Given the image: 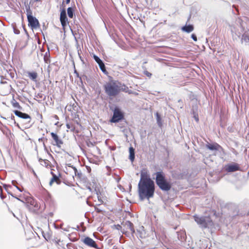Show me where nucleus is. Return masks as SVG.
<instances>
[{
    "label": "nucleus",
    "instance_id": "obj_11",
    "mask_svg": "<svg viewBox=\"0 0 249 249\" xmlns=\"http://www.w3.org/2000/svg\"><path fill=\"white\" fill-rule=\"evenodd\" d=\"M51 135L55 142V143L53 144L56 145L59 147H60L61 145L63 144L62 141L59 138L57 135H56L54 133L51 132Z\"/></svg>",
    "mask_w": 249,
    "mask_h": 249
},
{
    "label": "nucleus",
    "instance_id": "obj_21",
    "mask_svg": "<svg viewBox=\"0 0 249 249\" xmlns=\"http://www.w3.org/2000/svg\"><path fill=\"white\" fill-rule=\"evenodd\" d=\"M68 15L69 18H72L73 17V10L72 8L69 7L67 9Z\"/></svg>",
    "mask_w": 249,
    "mask_h": 249
},
{
    "label": "nucleus",
    "instance_id": "obj_37",
    "mask_svg": "<svg viewBox=\"0 0 249 249\" xmlns=\"http://www.w3.org/2000/svg\"><path fill=\"white\" fill-rule=\"evenodd\" d=\"M49 215H50V216H53V213H52V212H51V213H49Z\"/></svg>",
    "mask_w": 249,
    "mask_h": 249
},
{
    "label": "nucleus",
    "instance_id": "obj_9",
    "mask_svg": "<svg viewBox=\"0 0 249 249\" xmlns=\"http://www.w3.org/2000/svg\"><path fill=\"white\" fill-rule=\"evenodd\" d=\"M81 241L87 246L95 249H98V245L96 242L89 237L87 236L84 239H81Z\"/></svg>",
    "mask_w": 249,
    "mask_h": 249
},
{
    "label": "nucleus",
    "instance_id": "obj_24",
    "mask_svg": "<svg viewBox=\"0 0 249 249\" xmlns=\"http://www.w3.org/2000/svg\"><path fill=\"white\" fill-rule=\"evenodd\" d=\"M12 105L13 106L15 107V108H20L21 107L19 104V103L18 102H17L15 99H13V101H12Z\"/></svg>",
    "mask_w": 249,
    "mask_h": 249
},
{
    "label": "nucleus",
    "instance_id": "obj_8",
    "mask_svg": "<svg viewBox=\"0 0 249 249\" xmlns=\"http://www.w3.org/2000/svg\"><path fill=\"white\" fill-rule=\"evenodd\" d=\"M225 169L228 172H233L240 170V165L235 162L228 164L225 166Z\"/></svg>",
    "mask_w": 249,
    "mask_h": 249
},
{
    "label": "nucleus",
    "instance_id": "obj_20",
    "mask_svg": "<svg viewBox=\"0 0 249 249\" xmlns=\"http://www.w3.org/2000/svg\"><path fill=\"white\" fill-rule=\"evenodd\" d=\"M65 249H77V248L75 245L70 243L66 245V248Z\"/></svg>",
    "mask_w": 249,
    "mask_h": 249
},
{
    "label": "nucleus",
    "instance_id": "obj_35",
    "mask_svg": "<svg viewBox=\"0 0 249 249\" xmlns=\"http://www.w3.org/2000/svg\"><path fill=\"white\" fill-rule=\"evenodd\" d=\"M147 75L148 76H151V74L150 73L147 72Z\"/></svg>",
    "mask_w": 249,
    "mask_h": 249
},
{
    "label": "nucleus",
    "instance_id": "obj_14",
    "mask_svg": "<svg viewBox=\"0 0 249 249\" xmlns=\"http://www.w3.org/2000/svg\"><path fill=\"white\" fill-rule=\"evenodd\" d=\"M206 147L208 149H209L211 150H218L220 148H221L220 146L217 143H214V144L208 143V144H206Z\"/></svg>",
    "mask_w": 249,
    "mask_h": 249
},
{
    "label": "nucleus",
    "instance_id": "obj_44",
    "mask_svg": "<svg viewBox=\"0 0 249 249\" xmlns=\"http://www.w3.org/2000/svg\"><path fill=\"white\" fill-rule=\"evenodd\" d=\"M17 34H18V31H16V32H15Z\"/></svg>",
    "mask_w": 249,
    "mask_h": 249
},
{
    "label": "nucleus",
    "instance_id": "obj_3",
    "mask_svg": "<svg viewBox=\"0 0 249 249\" xmlns=\"http://www.w3.org/2000/svg\"><path fill=\"white\" fill-rule=\"evenodd\" d=\"M193 217L195 222L201 229L211 228L213 226V222L209 216L195 214Z\"/></svg>",
    "mask_w": 249,
    "mask_h": 249
},
{
    "label": "nucleus",
    "instance_id": "obj_38",
    "mask_svg": "<svg viewBox=\"0 0 249 249\" xmlns=\"http://www.w3.org/2000/svg\"><path fill=\"white\" fill-rule=\"evenodd\" d=\"M64 231H68V230L66 228H63L62 229Z\"/></svg>",
    "mask_w": 249,
    "mask_h": 249
},
{
    "label": "nucleus",
    "instance_id": "obj_30",
    "mask_svg": "<svg viewBox=\"0 0 249 249\" xmlns=\"http://www.w3.org/2000/svg\"><path fill=\"white\" fill-rule=\"evenodd\" d=\"M0 196L2 199H3L4 196L2 194V188L0 186Z\"/></svg>",
    "mask_w": 249,
    "mask_h": 249
},
{
    "label": "nucleus",
    "instance_id": "obj_31",
    "mask_svg": "<svg viewBox=\"0 0 249 249\" xmlns=\"http://www.w3.org/2000/svg\"><path fill=\"white\" fill-rule=\"evenodd\" d=\"M212 213H213V214L216 217H218L220 215V213H217L215 211L213 210Z\"/></svg>",
    "mask_w": 249,
    "mask_h": 249
},
{
    "label": "nucleus",
    "instance_id": "obj_40",
    "mask_svg": "<svg viewBox=\"0 0 249 249\" xmlns=\"http://www.w3.org/2000/svg\"><path fill=\"white\" fill-rule=\"evenodd\" d=\"M17 188H18L20 191H21L18 188V187L16 186Z\"/></svg>",
    "mask_w": 249,
    "mask_h": 249
},
{
    "label": "nucleus",
    "instance_id": "obj_7",
    "mask_svg": "<svg viewBox=\"0 0 249 249\" xmlns=\"http://www.w3.org/2000/svg\"><path fill=\"white\" fill-rule=\"evenodd\" d=\"M123 118V114L118 108H115L113 111V116L110 120L112 123H117Z\"/></svg>",
    "mask_w": 249,
    "mask_h": 249
},
{
    "label": "nucleus",
    "instance_id": "obj_10",
    "mask_svg": "<svg viewBox=\"0 0 249 249\" xmlns=\"http://www.w3.org/2000/svg\"><path fill=\"white\" fill-rule=\"evenodd\" d=\"M60 20L62 26L65 27L67 23L68 18H67L66 12L65 9H63L60 13Z\"/></svg>",
    "mask_w": 249,
    "mask_h": 249
},
{
    "label": "nucleus",
    "instance_id": "obj_45",
    "mask_svg": "<svg viewBox=\"0 0 249 249\" xmlns=\"http://www.w3.org/2000/svg\"><path fill=\"white\" fill-rule=\"evenodd\" d=\"M100 204H100V203H99V204H98L97 205H98V206H99V205H100Z\"/></svg>",
    "mask_w": 249,
    "mask_h": 249
},
{
    "label": "nucleus",
    "instance_id": "obj_4",
    "mask_svg": "<svg viewBox=\"0 0 249 249\" xmlns=\"http://www.w3.org/2000/svg\"><path fill=\"white\" fill-rule=\"evenodd\" d=\"M156 182L159 187L162 191H168L170 190L171 185L167 181L162 172H158L156 173Z\"/></svg>",
    "mask_w": 249,
    "mask_h": 249
},
{
    "label": "nucleus",
    "instance_id": "obj_46",
    "mask_svg": "<svg viewBox=\"0 0 249 249\" xmlns=\"http://www.w3.org/2000/svg\"><path fill=\"white\" fill-rule=\"evenodd\" d=\"M14 182H15V181H12L13 184H14Z\"/></svg>",
    "mask_w": 249,
    "mask_h": 249
},
{
    "label": "nucleus",
    "instance_id": "obj_16",
    "mask_svg": "<svg viewBox=\"0 0 249 249\" xmlns=\"http://www.w3.org/2000/svg\"><path fill=\"white\" fill-rule=\"evenodd\" d=\"M183 31L187 33H190L194 30V27L192 25H186L181 28Z\"/></svg>",
    "mask_w": 249,
    "mask_h": 249
},
{
    "label": "nucleus",
    "instance_id": "obj_22",
    "mask_svg": "<svg viewBox=\"0 0 249 249\" xmlns=\"http://www.w3.org/2000/svg\"><path fill=\"white\" fill-rule=\"evenodd\" d=\"M99 65V66L101 69V70L104 73H107V71H106V67H105V66L104 64V63L102 62H101V63H100L98 64Z\"/></svg>",
    "mask_w": 249,
    "mask_h": 249
},
{
    "label": "nucleus",
    "instance_id": "obj_15",
    "mask_svg": "<svg viewBox=\"0 0 249 249\" xmlns=\"http://www.w3.org/2000/svg\"><path fill=\"white\" fill-rule=\"evenodd\" d=\"M124 226L131 231L132 234H133L135 233V231L134 228V225L132 222L129 221H126L125 222Z\"/></svg>",
    "mask_w": 249,
    "mask_h": 249
},
{
    "label": "nucleus",
    "instance_id": "obj_6",
    "mask_svg": "<svg viewBox=\"0 0 249 249\" xmlns=\"http://www.w3.org/2000/svg\"><path fill=\"white\" fill-rule=\"evenodd\" d=\"M27 16L29 23L32 28L36 29L39 26L38 20L32 16L31 12H28Z\"/></svg>",
    "mask_w": 249,
    "mask_h": 249
},
{
    "label": "nucleus",
    "instance_id": "obj_26",
    "mask_svg": "<svg viewBox=\"0 0 249 249\" xmlns=\"http://www.w3.org/2000/svg\"><path fill=\"white\" fill-rule=\"evenodd\" d=\"M93 58L95 61L99 64L100 63H101L103 61L96 55H94Z\"/></svg>",
    "mask_w": 249,
    "mask_h": 249
},
{
    "label": "nucleus",
    "instance_id": "obj_13",
    "mask_svg": "<svg viewBox=\"0 0 249 249\" xmlns=\"http://www.w3.org/2000/svg\"><path fill=\"white\" fill-rule=\"evenodd\" d=\"M51 174L53 175V178L50 181L49 185L50 186H52L54 182H55L57 184H59L61 182V180L59 179V178L56 175L53 174L52 172H51Z\"/></svg>",
    "mask_w": 249,
    "mask_h": 249
},
{
    "label": "nucleus",
    "instance_id": "obj_1",
    "mask_svg": "<svg viewBox=\"0 0 249 249\" xmlns=\"http://www.w3.org/2000/svg\"><path fill=\"white\" fill-rule=\"evenodd\" d=\"M139 193L141 200L144 198L149 199L153 196L155 187L154 183L149 178L144 175L143 173L141 175V179L138 184Z\"/></svg>",
    "mask_w": 249,
    "mask_h": 249
},
{
    "label": "nucleus",
    "instance_id": "obj_27",
    "mask_svg": "<svg viewBox=\"0 0 249 249\" xmlns=\"http://www.w3.org/2000/svg\"><path fill=\"white\" fill-rule=\"evenodd\" d=\"M66 126L68 129H71V130H73L74 129V127L73 126V125L69 123H67L66 124Z\"/></svg>",
    "mask_w": 249,
    "mask_h": 249
},
{
    "label": "nucleus",
    "instance_id": "obj_18",
    "mask_svg": "<svg viewBox=\"0 0 249 249\" xmlns=\"http://www.w3.org/2000/svg\"><path fill=\"white\" fill-rule=\"evenodd\" d=\"M42 235L43 236V237L47 240L48 241L50 240L51 234L49 232H44V231H41Z\"/></svg>",
    "mask_w": 249,
    "mask_h": 249
},
{
    "label": "nucleus",
    "instance_id": "obj_5",
    "mask_svg": "<svg viewBox=\"0 0 249 249\" xmlns=\"http://www.w3.org/2000/svg\"><path fill=\"white\" fill-rule=\"evenodd\" d=\"M24 205L30 212L36 214L41 213L46 207L45 203L42 205L40 203H24Z\"/></svg>",
    "mask_w": 249,
    "mask_h": 249
},
{
    "label": "nucleus",
    "instance_id": "obj_41",
    "mask_svg": "<svg viewBox=\"0 0 249 249\" xmlns=\"http://www.w3.org/2000/svg\"><path fill=\"white\" fill-rule=\"evenodd\" d=\"M98 200H99V201H101V200H100L99 198H98ZM102 202H103V201L102 200Z\"/></svg>",
    "mask_w": 249,
    "mask_h": 249
},
{
    "label": "nucleus",
    "instance_id": "obj_2",
    "mask_svg": "<svg viewBox=\"0 0 249 249\" xmlns=\"http://www.w3.org/2000/svg\"><path fill=\"white\" fill-rule=\"evenodd\" d=\"M121 84L116 81H111L104 85L105 92L109 96H116L121 90Z\"/></svg>",
    "mask_w": 249,
    "mask_h": 249
},
{
    "label": "nucleus",
    "instance_id": "obj_29",
    "mask_svg": "<svg viewBox=\"0 0 249 249\" xmlns=\"http://www.w3.org/2000/svg\"><path fill=\"white\" fill-rule=\"evenodd\" d=\"M112 227H117V229L119 230L120 229H122L121 226H120L119 224L117 225H114L113 226H111Z\"/></svg>",
    "mask_w": 249,
    "mask_h": 249
},
{
    "label": "nucleus",
    "instance_id": "obj_42",
    "mask_svg": "<svg viewBox=\"0 0 249 249\" xmlns=\"http://www.w3.org/2000/svg\"><path fill=\"white\" fill-rule=\"evenodd\" d=\"M87 204H89V206H91V205H90V203H87Z\"/></svg>",
    "mask_w": 249,
    "mask_h": 249
},
{
    "label": "nucleus",
    "instance_id": "obj_32",
    "mask_svg": "<svg viewBox=\"0 0 249 249\" xmlns=\"http://www.w3.org/2000/svg\"><path fill=\"white\" fill-rule=\"evenodd\" d=\"M191 37L194 41H197L196 36L195 34H192L191 36Z\"/></svg>",
    "mask_w": 249,
    "mask_h": 249
},
{
    "label": "nucleus",
    "instance_id": "obj_25",
    "mask_svg": "<svg viewBox=\"0 0 249 249\" xmlns=\"http://www.w3.org/2000/svg\"><path fill=\"white\" fill-rule=\"evenodd\" d=\"M242 42H245L246 43L249 42V36L246 34L243 35L242 37Z\"/></svg>",
    "mask_w": 249,
    "mask_h": 249
},
{
    "label": "nucleus",
    "instance_id": "obj_12",
    "mask_svg": "<svg viewBox=\"0 0 249 249\" xmlns=\"http://www.w3.org/2000/svg\"><path fill=\"white\" fill-rule=\"evenodd\" d=\"M14 113L15 114V115L21 118H23V119H28V122H30V121H31V117L30 116L27 114H26L25 113H23L22 112H20L19 111H18V110H15L14 111Z\"/></svg>",
    "mask_w": 249,
    "mask_h": 249
},
{
    "label": "nucleus",
    "instance_id": "obj_36",
    "mask_svg": "<svg viewBox=\"0 0 249 249\" xmlns=\"http://www.w3.org/2000/svg\"><path fill=\"white\" fill-rule=\"evenodd\" d=\"M66 3H69L70 2V0H66Z\"/></svg>",
    "mask_w": 249,
    "mask_h": 249
},
{
    "label": "nucleus",
    "instance_id": "obj_39",
    "mask_svg": "<svg viewBox=\"0 0 249 249\" xmlns=\"http://www.w3.org/2000/svg\"><path fill=\"white\" fill-rule=\"evenodd\" d=\"M195 119H196V121H198V118H196V117H195Z\"/></svg>",
    "mask_w": 249,
    "mask_h": 249
},
{
    "label": "nucleus",
    "instance_id": "obj_28",
    "mask_svg": "<svg viewBox=\"0 0 249 249\" xmlns=\"http://www.w3.org/2000/svg\"><path fill=\"white\" fill-rule=\"evenodd\" d=\"M94 208H95V211L97 213H103L105 212L103 210L98 208L97 206H94Z\"/></svg>",
    "mask_w": 249,
    "mask_h": 249
},
{
    "label": "nucleus",
    "instance_id": "obj_17",
    "mask_svg": "<svg viewBox=\"0 0 249 249\" xmlns=\"http://www.w3.org/2000/svg\"><path fill=\"white\" fill-rule=\"evenodd\" d=\"M129 159L132 162L134 161L135 159V152L134 149L132 147H130L129 148Z\"/></svg>",
    "mask_w": 249,
    "mask_h": 249
},
{
    "label": "nucleus",
    "instance_id": "obj_23",
    "mask_svg": "<svg viewBox=\"0 0 249 249\" xmlns=\"http://www.w3.org/2000/svg\"><path fill=\"white\" fill-rule=\"evenodd\" d=\"M37 73L36 72H30L29 76L33 80H35L37 78Z\"/></svg>",
    "mask_w": 249,
    "mask_h": 249
},
{
    "label": "nucleus",
    "instance_id": "obj_34",
    "mask_svg": "<svg viewBox=\"0 0 249 249\" xmlns=\"http://www.w3.org/2000/svg\"><path fill=\"white\" fill-rule=\"evenodd\" d=\"M72 169L74 171L75 175H76V172H77V169L75 167H72Z\"/></svg>",
    "mask_w": 249,
    "mask_h": 249
},
{
    "label": "nucleus",
    "instance_id": "obj_33",
    "mask_svg": "<svg viewBox=\"0 0 249 249\" xmlns=\"http://www.w3.org/2000/svg\"><path fill=\"white\" fill-rule=\"evenodd\" d=\"M177 233H178V239L179 240H182L184 238V236H182V235H181V236H180V237H179V233H178V232H177Z\"/></svg>",
    "mask_w": 249,
    "mask_h": 249
},
{
    "label": "nucleus",
    "instance_id": "obj_43",
    "mask_svg": "<svg viewBox=\"0 0 249 249\" xmlns=\"http://www.w3.org/2000/svg\"><path fill=\"white\" fill-rule=\"evenodd\" d=\"M17 34H18V31H16V32H15Z\"/></svg>",
    "mask_w": 249,
    "mask_h": 249
},
{
    "label": "nucleus",
    "instance_id": "obj_19",
    "mask_svg": "<svg viewBox=\"0 0 249 249\" xmlns=\"http://www.w3.org/2000/svg\"><path fill=\"white\" fill-rule=\"evenodd\" d=\"M156 120H157V122L158 124V125L160 127H161L162 126V122H161V119L160 117V115L158 112H157L156 113Z\"/></svg>",
    "mask_w": 249,
    "mask_h": 249
}]
</instances>
